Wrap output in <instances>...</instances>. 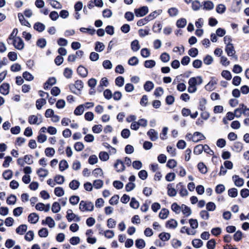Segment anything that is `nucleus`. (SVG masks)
<instances>
[{
	"mask_svg": "<svg viewBox=\"0 0 249 249\" xmlns=\"http://www.w3.org/2000/svg\"><path fill=\"white\" fill-rule=\"evenodd\" d=\"M192 245L196 249L200 248L203 245V242L198 239H196L192 241Z\"/></svg>",
	"mask_w": 249,
	"mask_h": 249,
	"instance_id": "nucleus-29",
	"label": "nucleus"
},
{
	"mask_svg": "<svg viewBox=\"0 0 249 249\" xmlns=\"http://www.w3.org/2000/svg\"><path fill=\"white\" fill-rule=\"evenodd\" d=\"M134 12L136 17H143L147 14L148 9L146 6H143L140 8L135 9Z\"/></svg>",
	"mask_w": 249,
	"mask_h": 249,
	"instance_id": "nucleus-6",
	"label": "nucleus"
},
{
	"mask_svg": "<svg viewBox=\"0 0 249 249\" xmlns=\"http://www.w3.org/2000/svg\"><path fill=\"white\" fill-rule=\"evenodd\" d=\"M221 75L222 77L228 80H230L232 78L231 72L227 70L223 71L221 72Z\"/></svg>",
	"mask_w": 249,
	"mask_h": 249,
	"instance_id": "nucleus-43",
	"label": "nucleus"
},
{
	"mask_svg": "<svg viewBox=\"0 0 249 249\" xmlns=\"http://www.w3.org/2000/svg\"><path fill=\"white\" fill-rule=\"evenodd\" d=\"M79 197L76 196H73L70 198V202L73 205H76L79 201Z\"/></svg>",
	"mask_w": 249,
	"mask_h": 249,
	"instance_id": "nucleus-57",
	"label": "nucleus"
},
{
	"mask_svg": "<svg viewBox=\"0 0 249 249\" xmlns=\"http://www.w3.org/2000/svg\"><path fill=\"white\" fill-rule=\"evenodd\" d=\"M54 180L58 184H62L64 182L65 178L63 176L56 175L54 178Z\"/></svg>",
	"mask_w": 249,
	"mask_h": 249,
	"instance_id": "nucleus-53",
	"label": "nucleus"
},
{
	"mask_svg": "<svg viewBox=\"0 0 249 249\" xmlns=\"http://www.w3.org/2000/svg\"><path fill=\"white\" fill-rule=\"evenodd\" d=\"M124 79L122 76L117 77L115 79V84L120 87H122L124 84Z\"/></svg>",
	"mask_w": 249,
	"mask_h": 249,
	"instance_id": "nucleus-50",
	"label": "nucleus"
},
{
	"mask_svg": "<svg viewBox=\"0 0 249 249\" xmlns=\"http://www.w3.org/2000/svg\"><path fill=\"white\" fill-rule=\"evenodd\" d=\"M83 88V83L80 80H77L75 81L74 84H71L69 85L70 89L74 93L75 91L73 90L74 89H76L80 91Z\"/></svg>",
	"mask_w": 249,
	"mask_h": 249,
	"instance_id": "nucleus-4",
	"label": "nucleus"
},
{
	"mask_svg": "<svg viewBox=\"0 0 249 249\" xmlns=\"http://www.w3.org/2000/svg\"><path fill=\"white\" fill-rule=\"evenodd\" d=\"M46 103V101L45 99H39L36 101V107L38 109H40L42 106Z\"/></svg>",
	"mask_w": 249,
	"mask_h": 249,
	"instance_id": "nucleus-36",
	"label": "nucleus"
},
{
	"mask_svg": "<svg viewBox=\"0 0 249 249\" xmlns=\"http://www.w3.org/2000/svg\"><path fill=\"white\" fill-rule=\"evenodd\" d=\"M48 234V230L46 228H42L38 231V235L41 237H46Z\"/></svg>",
	"mask_w": 249,
	"mask_h": 249,
	"instance_id": "nucleus-32",
	"label": "nucleus"
},
{
	"mask_svg": "<svg viewBox=\"0 0 249 249\" xmlns=\"http://www.w3.org/2000/svg\"><path fill=\"white\" fill-rule=\"evenodd\" d=\"M156 65V62L153 60H146L144 62V65L147 68H152Z\"/></svg>",
	"mask_w": 249,
	"mask_h": 249,
	"instance_id": "nucleus-47",
	"label": "nucleus"
},
{
	"mask_svg": "<svg viewBox=\"0 0 249 249\" xmlns=\"http://www.w3.org/2000/svg\"><path fill=\"white\" fill-rule=\"evenodd\" d=\"M37 174L39 177L45 178L47 176L48 171L47 169L40 168L37 170Z\"/></svg>",
	"mask_w": 249,
	"mask_h": 249,
	"instance_id": "nucleus-30",
	"label": "nucleus"
},
{
	"mask_svg": "<svg viewBox=\"0 0 249 249\" xmlns=\"http://www.w3.org/2000/svg\"><path fill=\"white\" fill-rule=\"evenodd\" d=\"M13 175V172L11 170H7L5 171L3 174L2 176L5 179H10Z\"/></svg>",
	"mask_w": 249,
	"mask_h": 249,
	"instance_id": "nucleus-52",
	"label": "nucleus"
},
{
	"mask_svg": "<svg viewBox=\"0 0 249 249\" xmlns=\"http://www.w3.org/2000/svg\"><path fill=\"white\" fill-rule=\"evenodd\" d=\"M80 185V182L77 180H73L69 183V187L72 190L77 189Z\"/></svg>",
	"mask_w": 249,
	"mask_h": 249,
	"instance_id": "nucleus-24",
	"label": "nucleus"
},
{
	"mask_svg": "<svg viewBox=\"0 0 249 249\" xmlns=\"http://www.w3.org/2000/svg\"><path fill=\"white\" fill-rule=\"evenodd\" d=\"M147 134L152 141H156L158 138V133L153 129H150L147 132Z\"/></svg>",
	"mask_w": 249,
	"mask_h": 249,
	"instance_id": "nucleus-14",
	"label": "nucleus"
},
{
	"mask_svg": "<svg viewBox=\"0 0 249 249\" xmlns=\"http://www.w3.org/2000/svg\"><path fill=\"white\" fill-rule=\"evenodd\" d=\"M160 239L162 241H166L170 239L171 235L167 232H161L159 235Z\"/></svg>",
	"mask_w": 249,
	"mask_h": 249,
	"instance_id": "nucleus-21",
	"label": "nucleus"
},
{
	"mask_svg": "<svg viewBox=\"0 0 249 249\" xmlns=\"http://www.w3.org/2000/svg\"><path fill=\"white\" fill-rule=\"evenodd\" d=\"M203 82V79L201 76L191 77L188 81V84L190 86L196 87V85H200Z\"/></svg>",
	"mask_w": 249,
	"mask_h": 249,
	"instance_id": "nucleus-5",
	"label": "nucleus"
},
{
	"mask_svg": "<svg viewBox=\"0 0 249 249\" xmlns=\"http://www.w3.org/2000/svg\"><path fill=\"white\" fill-rule=\"evenodd\" d=\"M45 153L47 157H53L55 154V150L53 148L48 147L45 149Z\"/></svg>",
	"mask_w": 249,
	"mask_h": 249,
	"instance_id": "nucleus-42",
	"label": "nucleus"
},
{
	"mask_svg": "<svg viewBox=\"0 0 249 249\" xmlns=\"http://www.w3.org/2000/svg\"><path fill=\"white\" fill-rule=\"evenodd\" d=\"M213 7L214 4L212 1L209 0L204 1L203 9L207 10H210L213 9Z\"/></svg>",
	"mask_w": 249,
	"mask_h": 249,
	"instance_id": "nucleus-37",
	"label": "nucleus"
},
{
	"mask_svg": "<svg viewBox=\"0 0 249 249\" xmlns=\"http://www.w3.org/2000/svg\"><path fill=\"white\" fill-rule=\"evenodd\" d=\"M171 209L176 213H179L181 211V206L176 203H174L171 205Z\"/></svg>",
	"mask_w": 249,
	"mask_h": 249,
	"instance_id": "nucleus-60",
	"label": "nucleus"
},
{
	"mask_svg": "<svg viewBox=\"0 0 249 249\" xmlns=\"http://www.w3.org/2000/svg\"><path fill=\"white\" fill-rule=\"evenodd\" d=\"M172 184H170L167 186V194L170 196H175L177 194V192L174 188L171 187Z\"/></svg>",
	"mask_w": 249,
	"mask_h": 249,
	"instance_id": "nucleus-25",
	"label": "nucleus"
},
{
	"mask_svg": "<svg viewBox=\"0 0 249 249\" xmlns=\"http://www.w3.org/2000/svg\"><path fill=\"white\" fill-rule=\"evenodd\" d=\"M216 84V81L212 80L205 86V88L208 91H212L214 89V86Z\"/></svg>",
	"mask_w": 249,
	"mask_h": 249,
	"instance_id": "nucleus-23",
	"label": "nucleus"
},
{
	"mask_svg": "<svg viewBox=\"0 0 249 249\" xmlns=\"http://www.w3.org/2000/svg\"><path fill=\"white\" fill-rule=\"evenodd\" d=\"M78 74L82 77H86L88 74V71L86 68L82 65H80L77 69Z\"/></svg>",
	"mask_w": 249,
	"mask_h": 249,
	"instance_id": "nucleus-9",
	"label": "nucleus"
},
{
	"mask_svg": "<svg viewBox=\"0 0 249 249\" xmlns=\"http://www.w3.org/2000/svg\"><path fill=\"white\" fill-rule=\"evenodd\" d=\"M199 171L203 174L207 172V168L206 166L203 162H199L197 165Z\"/></svg>",
	"mask_w": 249,
	"mask_h": 249,
	"instance_id": "nucleus-28",
	"label": "nucleus"
},
{
	"mask_svg": "<svg viewBox=\"0 0 249 249\" xmlns=\"http://www.w3.org/2000/svg\"><path fill=\"white\" fill-rule=\"evenodd\" d=\"M178 226V222L175 219H172L166 222V226L170 229H175Z\"/></svg>",
	"mask_w": 249,
	"mask_h": 249,
	"instance_id": "nucleus-17",
	"label": "nucleus"
},
{
	"mask_svg": "<svg viewBox=\"0 0 249 249\" xmlns=\"http://www.w3.org/2000/svg\"><path fill=\"white\" fill-rule=\"evenodd\" d=\"M9 85L7 83H3L1 85V94L7 95L9 92Z\"/></svg>",
	"mask_w": 249,
	"mask_h": 249,
	"instance_id": "nucleus-18",
	"label": "nucleus"
},
{
	"mask_svg": "<svg viewBox=\"0 0 249 249\" xmlns=\"http://www.w3.org/2000/svg\"><path fill=\"white\" fill-rule=\"evenodd\" d=\"M72 72L71 69L67 68L64 70V75L67 78H70L71 77Z\"/></svg>",
	"mask_w": 249,
	"mask_h": 249,
	"instance_id": "nucleus-62",
	"label": "nucleus"
},
{
	"mask_svg": "<svg viewBox=\"0 0 249 249\" xmlns=\"http://www.w3.org/2000/svg\"><path fill=\"white\" fill-rule=\"evenodd\" d=\"M225 51L227 54L230 56H233L235 53L233 44H229L226 46Z\"/></svg>",
	"mask_w": 249,
	"mask_h": 249,
	"instance_id": "nucleus-13",
	"label": "nucleus"
},
{
	"mask_svg": "<svg viewBox=\"0 0 249 249\" xmlns=\"http://www.w3.org/2000/svg\"><path fill=\"white\" fill-rule=\"evenodd\" d=\"M50 1V4L54 8L56 9H61L62 8V5L61 4L58 2L57 1L54 0H48Z\"/></svg>",
	"mask_w": 249,
	"mask_h": 249,
	"instance_id": "nucleus-48",
	"label": "nucleus"
},
{
	"mask_svg": "<svg viewBox=\"0 0 249 249\" xmlns=\"http://www.w3.org/2000/svg\"><path fill=\"white\" fill-rule=\"evenodd\" d=\"M232 179L235 185L237 187H241L244 185V180L237 175H233L232 176Z\"/></svg>",
	"mask_w": 249,
	"mask_h": 249,
	"instance_id": "nucleus-7",
	"label": "nucleus"
},
{
	"mask_svg": "<svg viewBox=\"0 0 249 249\" xmlns=\"http://www.w3.org/2000/svg\"><path fill=\"white\" fill-rule=\"evenodd\" d=\"M29 222L32 224L36 223L39 219V216L36 213H33L30 214L28 217Z\"/></svg>",
	"mask_w": 249,
	"mask_h": 249,
	"instance_id": "nucleus-10",
	"label": "nucleus"
},
{
	"mask_svg": "<svg viewBox=\"0 0 249 249\" xmlns=\"http://www.w3.org/2000/svg\"><path fill=\"white\" fill-rule=\"evenodd\" d=\"M46 40L44 38L38 39L36 42L37 46L42 49L46 46Z\"/></svg>",
	"mask_w": 249,
	"mask_h": 249,
	"instance_id": "nucleus-56",
	"label": "nucleus"
},
{
	"mask_svg": "<svg viewBox=\"0 0 249 249\" xmlns=\"http://www.w3.org/2000/svg\"><path fill=\"white\" fill-rule=\"evenodd\" d=\"M18 29L17 28H15L12 33L11 34V35H10V36H9L8 38V43L10 44V41L14 39V38H15L16 37V36L18 34Z\"/></svg>",
	"mask_w": 249,
	"mask_h": 249,
	"instance_id": "nucleus-55",
	"label": "nucleus"
},
{
	"mask_svg": "<svg viewBox=\"0 0 249 249\" xmlns=\"http://www.w3.org/2000/svg\"><path fill=\"white\" fill-rule=\"evenodd\" d=\"M79 209L81 212L92 211L94 205L91 202L82 200L79 204Z\"/></svg>",
	"mask_w": 249,
	"mask_h": 249,
	"instance_id": "nucleus-1",
	"label": "nucleus"
},
{
	"mask_svg": "<svg viewBox=\"0 0 249 249\" xmlns=\"http://www.w3.org/2000/svg\"><path fill=\"white\" fill-rule=\"evenodd\" d=\"M201 6V5L200 4V2L197 0H195L193 1L192 4V9L195 11H197L198 10L200 7Z\"/></svg>",
	"mask_w": 249,
	"mask_h": 249,
	"instance_id": "nucleus-61",
	"label": "nucleus"
},
{
	"mask_svg": "<svg viewBox=\"0 0 249 249\" xmlns=\"http://www.w3.org/2000/svg\"><path fill=\"white\" fill-rule=\"evenodd\" d=\"M135 245L139 249H142L145 246V243L143 239H137L136 241Z\"/></svg>",
	"mask_w": 249,
	"mask_h": 249,
	"instance_id": "nucleus-33",
	"label": "nucleus"
},
{
	"mask_svg": "<svg viewBox=\"0 0 249 249\" xmlns=\"http://www.w3.org/2000/svg\"><path fill=\"white\" fill-rule=\"evenodd\" d=\"M139 59L136 56L131 57L128 61V63L131 66H136L139 63Z\"/></svg>",
	"mask_w": 249,
	"mask_h": 249,
	"instance_id": "nucleus-45",
	"label": "nucleus"
},
{
	"mask_svg": "<svg viewBox=\"0 0 249 249\" xmlns=\"http://www.w3.org/2000/svg\"><path fill=\"white\" fill-rule=\"evenodd\" d=\"M105 45L103 43L96 42L95 43V50L98 52L103 51L105 49Z\"/></svg>",
	"mask_w": 249,
	"mask_h": 249,
	"instance_id": "nucleus-38",
	"label": "nucleus"
},
{
	"mask_svg": "<svg viewBox=\"0 0 249 249\" xmlns=\"http://www.w3.org/2000/svg\"><path fill=\"white\" fill-rule=\"evenodd\" d=\"M228 195L231 197H235L238 195L237 189L235 188L230 189L228 190Z\"/></svg>",
	"mask_w": 249,
	"mask_h": 249,
	"instance_id": "nucleus-51",
	"label": "nucleus"
},
{
	"mask_svg": "<svg viewBox=\"0 0 249 249\" xmlns=\"http://www.w3.org/2000/svg\"><path fill=\"white\" fill-rule=\"evenodd\" d=\"M18 18L20 22L22 25L30 27V23L27 20L25 19L24 17L22 14L19 13L18 14Z\"/></svg>",
	"mask_w": 249,
	"mask_h": 249,
	"instance_id": "nucleus-22",
	"label": "nucleus"
},
{
	"mask_svg": "<svg viewBox=\"0 0 249 249\" xmlns=\"http://www.w3.org/2000/svg\"><path fill=\"white\" fill-rule=\"evenodd\" d=\"M27 226L25 224H22L18 226L16 229V232L20 235H23L24 232L27 231Z\"/></svg>",
	"mask_w": 249,
	"mask_h": 249,
	"instance_id": "nucleus-16",
	"label": "nucleus"
},
{
	"mask_svg": "<svg viewBox=\"0 0 249 249\" xmlns=\"http://www.w3.org/2000/svg\"><path fill=\"white\" fill-rule=\"evenodd\" d=\"M34 28L39 32H42L45 30V26L44 24L37 22L35 23Z\"/></svg>",
	"mask_w": 249,
	"mask_h": 249,
	"instance_id": "nucleus-15",
	"label": "nucleus"
},
{
	"mask_svg": "<svg viewBox=\"0 0 249 249\" xmlns=\"http://www.w3.org/2000/svg\"><path fill=\"white\" fill-rule=\"evenodd\" d=\"M131 48L134 52L138 51L141 48L138 40H133L131 43Z\"/></svg>",
	"mask_w": 249,
	"mask_h": 249,
	"instance_id": "nucleus-19",
	"label": "nucleus"
},
{
	"mask_svg": "<svg viewBox=\"0 0 249 249\" xmlns=\"http://www.w3.org/2000/svg\"><path fill=\"white\" fill-rule=\"evenodd\" d=\"M187 24V21L185 18H182L179 19L177 21V26L178 28H183Z\"/></svg>",
	"mask_w": 249,
	"mask_h": 249,
	"instance_id": "nucleus-35",
	"label": "nucleus"
},
{
	"mask_svg": "<svg viewBox=\"0 0 249 249\" xmlns=\"http://www.w3.org/2000/svg\"><path fill=\"white\" fill-rule=\"evenodd\" d=\"M10 44H13L18 50H21L24 48V44L22 39L20 37H17L10 41Z\"/></svg>",
	"mask_w": 249,
	"mask_h": 249,
	"instance_id": "nucleus-2",
	"label": "nucleus"
},
{
	"mask_svg": "<svg viewBox=\"0 0 249 249\" xmlns=\"http://www.w3.org/2000/svg\"><path fill=\"white\" fill-rule=\"evenodd\" d=\"M45 224H47L50 228H53L55 226V222L53 219L50 216L46 218Z\"/></svg>",
	"mask_w": 249,
	"mask_h": 249,
	"instance_id": "nucleus-34",
	"label": "nucleus"
},
{
	"mask_svg": "<svg viewBox=\"0 0 249 249\" xmlns=\"http://www.w3.org/2000/svg\"><path fill=\"white\" fill-rule=\"evenodd\" d=\"M114 167L118 172L123 171L125 169L124 163L120 160H117L114 164Z\"/></svg>",
	"mask_w": 249,
	"mask_h": 249,
	"instance_id": "nucleus-8",
	"label": "nucleus"
},
{
	"mask_svg": "<svg viewBox=\"0 0 249 249\" xmlns=\"http://www.w3.org/2000/svg\"><path fill=\"white\" fill-rule=\"evenodd\" d=\"M54 193L55 195L58 197L64 195V190L60 187H56L54 189Z\"/></svg>",
	"mask_w": 249,
	"mask_h": 249,
	"instance_id": "nucleus-41",
	"label": "nucleus"
},
{
	"mask_svg": "<svg viewBox=\"0 0 249 249\" xmlns=\"http://www.w3.org/2000/svg\"><path fill=\"white\" fill-rule=\"evenodd\" d=\"M226 11V7L223 4H218L216 8V11L219 14H223Z\"/></svg>",
	"mask_w": 249,
	"mask_h": 249,
	"instance_id": "nucleus-58",
	"label": "nucleus"
},
{
	"mask_svg": "<svg viewBox=\"0 0 249 249\" xmlns=\"http://www.w3.org/2000/svg\"><path fill=\"white\" fill-rule=\"evenodd\" d=\"M84 105H80L76 107L74 111V113L76 115H81L84 111Z\"/></svg>",
	"mask_w": 249,
	"mask_h": 249,
	"instance_id": "nucleus-26",
	"label": "nucleus"
},
{
	"mask_svg": "<svg viewBox=\"0 0 249 249\" xmlns=\"http://www.w3.org/2000/svg\"><path fill=\"white\" fill-rule=\"evenodd\" d=\"M130 206L131 207L136 209L139 207V203L134 197H132L130 202Z\"/></svg>",
	"mask_w": 249,
	"mask_h": 249,
	"instance_id": "nucleus-54",
	"label": "nucleus"
},
{
	"mask_svg": "<svg viewBox=\"0 0 249 249\" xmlns=\"http://www.w3.org/2000/svg\"><path fill=\"white\" fill-rule=\"evenodd\" d=\"M69 167L68 162L65 160H62L59 164V170L61 171H63L65 169H67Z\"/></svg>",
	"mask_w": 249,
	"mask_h": 249,
	"instance_id": "nucleus-27",
	"label": "nucleus"
},
{
	"mask_svg": "<svg viewBox=\"0 0 249 249\" xmlns=\"http://www.w3.org/2000/svg\"><path fill=\"white\" fill-rule=\"evenodd\" d=\"M12 161V158L10 156L4 157V160L2 164V166L4 168H7L10 165V163Z\"/></svg>",
	"mask_w": 249,
	"mask_h": 249,
	"instance_id": "nucleus-40",
	"label": "nucleus"
},
{
	"mask_svg": "<svg viewBox=\"0 0 249 249\" xmlns=\"http://www.w3.org/2000/svg\"><path fill=\"white\" fill-rule=\"evenodd\" d=\"M154 83L150 81H146L143 86L144 89L148 92L150 91L154 88Z\"/></svg>",
	"mask_w": 249,
	"mask_h": 249,
	"instance_id": "nucleus-20",
	"label": "nucleus"
},
{
	"mask_svg": "<svg viewBox=\"0 0 249 249\" xmlns=\"http://www.w3.org/2000/svg\"><path fill=\"white\" fill-rule=\"evenodd\" d=\"M34 237V233L32 231L27 232L25 236V239L28 241H31Z\"/></svg>",
	"mask_w": 249,
	"mask_h": 249,
	"instance_id": "nucleus-64",
	"label": "nucleus"
},
{
	"mask_svg": "<svg viewBox=\"0 0 249 249\" xmlns=\"http://www.w3.org/2000/svg\"><path fill=\"white\" fill-rule=\"evenodd\" d=\"M198 50L196 48H192L188 51V54L192 57H196L198 54Z\"/></svg>",
	"mask_w": 249,
	"mask_h": 249,
	"instance_id": "nucleus-63",
	"label": "nucleus"
},
{
	"mask_svg": "<svg viewBox=\"0 0 249 249\" xmlns=\"http://www.w3.org/2000/svg\"><path fill=\"white\" fill-rule=\"evenodd\" d=\"M42 122V116L41 115H30L28 117V122L31 124H39Z\"/></svg>",
	"mask_w": 249,
	"mask_h": 249,
	"instance_id": "nucleus-3",
	"label": "nucleus"
},
{
	"mask_svg": "<svg viewBox=\"0 0 249 249\" xmlns=\"http://www.w3.org/2000/svg\"><path fill=\"white\" fill-rule=\"evenodd\" d=\"M160 58L163 62L166 63L170 60V56L168 53H163L160 55Z\"/></svg>",
	"mask_w": 249,
	"mask_h": 249,
	"instance_id": "nucleus-49",
	"label": "nucleus"
},
{
	"mask_svg": "<svg viewBox=\"0 0 249 249\" xmlns=\"http://www.w3.org/2000/svg\"><path fill=\"white\" fill-rule=\"evenodd\" d=\"M168 13L170 17H175L178 14V10L177 8L172 7L168 10Z\"/></svg>",
	"mask_w": 249,
	"mask_h": 249,
	"instance_id": "nucleus-39",
	"label": "nucleus"
},
{
	"mask_svg": "<svg viewBox=\"0 0 249 249\" xmlns=\"http://www.w3.org/2000/svg\"><path fill=\"white\" fill-rule=\"evenodd\" d=\"M181 211L183 214L188 217L192 214L191 209L185 204H182L181 206Z\"/></svg>",
	"mask_w": 249,
	"mask_h": 249,
	"instance_id": "nucleus-12",
	"label": "nucleus"
},
{
	"mask_svg": "<svg viewBox=\"0 0 249 249\" xmlns=\"http://www.w3.org/2000/svg\"><path fill=\"white\" fill-rule=\"evenodd\" d=\"M99 157L100 160L102 161H107L109 159V155L107 153L102 151L100 152Z\"/></svg>",
	"mask_w": 249,
	"mask_h": 249,
	"instance_id": "nucleus-44",
	"label": "nucleus"
},
{
	"mask_svg": "<svg viewBox=\"0 0 249 249\" xmlns=\"http://www.w3.org/2000/svg\"><path fill=\"white\" fill-rule=\"evenodd\" d=\"M205 138V136L200 132H195L192 136V141L196 142L200 140L204 139Z\"/></svg>",
	"mask_w": 249,
	"mask_h": 249,
	"instance_id": "nucleus-11",
	"label": "nucleus"
},
{
	"mask_svg": "<svg viewBox=\"0 0 249 249\" xmlns=\"http://www.w3.org/2000/svg\"><path fill=\"white\" fill-rule=\"evenodd\" d=\"M213 58L210 55H207L203 59V62L205 64L209 65L211 64L213 62Z\"/></svg>",
	"mask_w": 249,
	"mask_h": 249,
	"instance_id": "nucleus-59",
	"label": "nucleus"
},
{
	"mask_svg": "<svg viewBox=\"0 0 249 249\" xmlns=\"http://www.w3.org/2000/svg\"><path fill=\"white\" fill-rule=\"evenodd\" d=\"M169 214V211L166 209H162L159 213V217L160 218L164 219H166Z\"/></svg>",
	"mask_w": 249,
	"mask_h": 249,
	"instance_id": "nucleus-31",
	"label": "nucleus"
},
{
	"mask_svg": "<svg viewBox=\"0 0 249 249\" xmlns=\"http://www.w3.org/2000/svg\"><path fill=\"white\" fill-rule=\"evenodd\" d=\"M60 209H61V208H60V204L58 202H54L53 204L52 207V211L54 213H57L59 212L60 211Z\"/></svg>",
	"mask_w": 249,
	"mask_h": 249,
	"instance_id": "nucleus-46",
	"label": "nucleus"
}]
</instances>
